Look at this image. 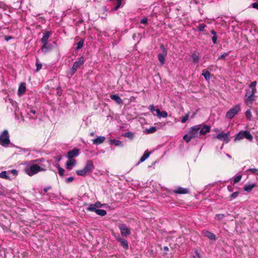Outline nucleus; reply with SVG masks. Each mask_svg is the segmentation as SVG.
I'll use <instances>...</instances> for the list:
<instances>
[{"label":"nucleus","instance_id":"1a4fd4ad","mask_svg":"<svg viewBox=\"0 0 258 258\" xmlns=\"http://www.w3.org/2000/svg\"><path fill=\"white\" fill-rule=\"evenodd\" d=\"M229 133H225L223 132H221L216 136V138L220 141H223L226 143H228Z\"/></svg>","mask_w":258,"mask_h":258},{"label":"nucleus","instance_id":"6e6552de","mask_svg":"<svg viewBox=\"0 0 258 258\" xmlns=\"http://www.w3.org/2000/svg\"><path fill=\"white\" fill-rule=\"evenodd\" d=\"M121 235L122 236H127L131 234V228L128 227L126 224L122 223L118 225Z\"/></svg>","mask_w":258,"mask_h":258},{"label":"nucleus","instance_id":"c85d7f7f","mask_svg":"<svg viewBox=\"0 0 258 258\" xmlns=\"http://www.w3.org/2000/svg\"><path fill=\"white\" fill-rule=\"evenodd\" d=\"M207 26L203 23L199 24L198 25L196 26L197 28L198 29V30L200 31H206V30L204 29Z\"/></svg>","mask_w":258,"mask_h":258},{"label":"nucleus","instance_id":"58836bf2","mask_svg":"<svg viewBox=\"0 0 258 258\" xmlns=\"http://www.w3.org/2000/svg\"><path fill=\"white\" fill-rule=\"evenodd\" d=\"M247 171L249 172L252 174H258V168H249Z\"/></svg>","mask_w":258,"mask_h":258},{"label":"nucleus","instance_id":"f8f14e48","mask_svg":"<svg viewBox=\"0 0 258 258\" xmlns=\"http://www.w3.org/2000/svg\"><path fill=\"white\" fill-rule=\"evenodd\" d=\"M79 153V150L75 148L68 152L67 157L70 159H73V158L78 156Z\"/></svg>","mask_w":258,"mask_h":258},{"label":"nucleus","instance_id":"393cba45","mask_svg":"<svg viewBox=\"0 0 258 258\" xmlns=\"http://www.w3.org/2000/svg\"><path fill=\"white\" fill-rule=\"evenodd\" d=\"M84 43V39H81L80 40L76 43L77 47L76 50H79L81 48H82L83 46Z\"/></svg>","mask_w":258,"mask_h":258},{"label":"nucleus","instance_id":"f3484780","mask_svg":"<svg viewBox=\"0 0 258 258\" xmlns=\"http://www.w3.org/2000/svg\"><path fill=\"white\" fill-rule=\"evenodd\" d=\"M105 138L104 137L100 136L93 140V144L94 145L101 144L104 142Z\"/></svg>","mask_w":258,"mask_h":258},{"label":"nucleus","instance_id":"72a5a7b5","mask_svg":"<svg viewBox=\"0 0 258 258\" xmlns=\"http://www.w3.org/2000/svg\"><path fill=\"white\" fill-rule=\"evenodd\" d=\"M87 210L88 211L94 212L96 213L97 209L94 204H91L89 206V207L87 208Z\"/></svg>","mask_w":258,"mask_h":258},{"label":"nucleus","instance_id":"b1692460","mask_svg":"<svg viewBox=\"0 0 258 258\" xmlns=\"http://www.w3.org/2000/svg\"><path fill=\"white\" fill-rule=\"evenodd\" d=\"M202 75L206 80L208 81L210 79V73L208 70H204L203 71Z\"/></svg>","mask_w":258,"mask_h":258},{"label":"nucleus","instance_id":"6e6d98bb","mask_svg":"<svg viewBox=\"0 0 258 258\" xmlns=\"http://www.w3.org/2000/svg\"><path fill=\"white\" fill-rule=\"evenodd\" d=\"M13 37L11 36H5V40L7 41H8L9 40H10V39H13Z\"/></svg>","mask_w":258,"mask_h":258},{"label":"nucleus","instance_id":"473e14b6","mask_svg":"<svg viewBox=\"0 0 258 258\" xmlns=\"http://www.w3.org/2000/svg\"><path fill=\"white\" fill-rule=\"evenodd\" d=\"M110 143L111 144H113L114 143V145L116 146H122V143L119 141V140H110Z\"/></svg>","mask_w":258,"mask_h":258},{"label":"nucleus","instance_id":"4d7b16f0","mask_svg":"<svg viewBox=\"0 0 258 258\" xmlns=\"http://www.w3.org/2000/svg\"><path fill=\"white\" fill-rule=\"evenodd\" d=\"M43 44V46L41 47V49L43 50V49H47V43H42Z\"/></svg>","mask_w":258,"mask_h":258},{"label":"nucleus","instance_id":"7ed1b4c3","mask_svg":"<svg viewBox=\"0 0 258 258\" xmlns=\"http://www.w3.org/2000/svg\"><path fill=\"white\" fill-rule=\"evenodd\" d=\"M85 59L84 56H81L78 60H76L73 64L72 68L70 70L71 75L72 76L77 71L78 68L82 66L85 62Z\"/></svg>","mask_w":258,"mask_h":258},{"label":"nucleus","instance_id":"f704fd0d","mask_svg":"<svg viewBox=\"0 0 258 258\" xmlns=\"http://www.w3.org/2000/svg\"><path fill=\"white\" fill-rule=\"evenodd\" d=\"M0 177L6 179H10L9 177L7 175V171H2L0 173Z\"/></svg>","mask_w":258,"mask_h":258},{"label":"nucleus","instance_id":"423d86ee","mask_svg":"<svg viewBox=\"0 0 258 258\" xmlns=\"http://www.w3.org/2000/svg\"><path fill=\"white\" fill-rule=\"evenodd\" d=\"M240 110V105H236L231 108L226 113V117L229 119H232Z\"/></svg>","mask_w":258,"mask_h":258},{"label":"nucleus","instance_id":"20e7f679","mask_svg":"<svg viewBox=\"0 0 258 258\" xmlns=\"http://www.w3.org/2000/svg\"><path fill=\"white\" fill-rule=\"evenodd\" d=\"M44 169L37 164H33L30 166L29 169L26 170V173L29 176H32L38 172L43 171Z\"/></svg>","mask_w":258,"mask_h":258},{"label":"nucleus","instance_id":"cd10ccee","mask_svg":"<svg viewBox=\"0 0 258 258\" xmlns=\"http://www.w3.org/2000/svg\"><path fill=\"white\" fill-rule=\"evenodd\" d=\"M157 130V128L155 126H152L149 128H147L145 130V133L150 134H152L154 132H155Z\"/></svg>","mask_w":258,"mask_h":258},{"label":"nucleus","instance_id":"a18cd8bd","mask_svg":"<svg viewBox=\"0 0 258 258\" xmlns=\"http://www.w3.org/2000/svg\"><path fill=\"white\" fill-rule=\"evenodd\" d=\"M64 170L61 168V167H59V169H58V173L59 174V175L60 176H63L64 175Z\"/></svg>","mask_w":258,"mask_h":258},{"label":"nucleus","instance_id":"c756f323","mask_svg":"<svg viewBox=\"0 0 258 258\" xmlns=\"http://www.w3.org/2000/svg\"><path fill=\"white\" fill-rule=\"evenodd\" d=\"M50 36V33H44L41 39L42 43H47L48 39Z\"/></svg>","mask_w":258,"mask_h":258},{"label":"nucleus","instance_id":"0eeeda50","mask_svg":"<svg viewBox=\"0 0 258 258\" xmlns=\"http://www.w3.org/2000/svg\"><path fill=\"white\" fill-rule=\"evenodd\" d=\"M160 49L161 50V52L158 54V58L161 64H163L165 62V58L167 54V51L163 44L160 45Z\"/></svg>","mask_w":258,"mask_h":258},{"label":"nucleus","instance_id":"4be33fe9","mask_svg":"<svg viewBox=\"0 0 258 258\" xmlns=\"http://www.w3.org/2000/svg\"><path fill=\"white\" fill-rule=\"evenodd\" d=\"M150 155V152H149L147 150L146 151L143 156L141 157L140 160V162H144L146 159H147Z\"/></svg>","mask_w":258,"mask_h":258},{"label":"nucleus","instance_id":"49530a36","mask_svg":"<svg viewBox=\"0 0 258 258\" xmlns=\"http://www.w3.org/2000/svg\"><path fill=\"white\" fill-rule=\"evenodd\" d=\"M225 217L223 214H219L216 215L215 218L218 220H221Z\"/></svg>","mask_w":258,"mask_h":258},{"label":"nucleus","instance_id":"4c0bfd02","mask_svg":"<svg viewBox=\"0 0 258 258\" xmlns=\"http://www.w3.org/2000/svg\"><path fill=\"white\" fill-rule=\"evenodd\" d=\"M124 137L128 138L129 139H132L134 138V134L132 132H127L123 134V135Z\"/></svg>","mask_w":258,"mask_h":258},{"label":"nucleus","instance_id":"f257e3e1","mask_svg":"<svg viewBox=\"0 0 258 258\" xmlns=\"http://www.w3.org/2000/svg\"><path fill=\"white\" fill-rule=\"evenodd\" d=\"M246 93L244 96V101L247 105L251 106L253 101L255 100L254 94L256 91L253 90H245Z\"/></svg>","mask_w":258,"mask_h":258},{"label":"nucleus","instance_id":"7c9ffc66","mask_svg":"<svg viewBox=\"0 0 258 258\" xmlns=\"http://www.w3.org/2000/svg\"><path fill=\"white\" fill-rule=\"evenodd\" d=\"M96 213L98 215L103 216L106 214L107 212L105 210L103 209H97Z\"/></svg>","mask_w":258,"mask_h":258},{"label":"nucleus","instance_id":"9d476101","mask_svg":"<svg viewBox=\"0 0 258 258\" xmlns=\"http://www.w3.org/2000/svg\"><path fill=\"white\" fill-rule=\"evenodd\" d=\"M201 125L199 131L200 135H205L210 132L211 126L206 124H200Z\"/></svg>","mask_w":258,"mask_h":258},{"label":"nucleus","instance_id":"69168bd1","mask_svg":"<svg viewBox=\"0 0 258 258\" xmlns=\"http://www.w3.org/2000/svg\"><path fill=\"white\" fill-rule=\"evenodd\" d=\"M196 254H197V256H198V258H201L200 254L198 253L197 250L196 251Z\"/></svg>","mask_w":258,"mask_h":258},{"label":"nucleus","instance_id":"c9c22d12","mask_svg":"<svg viewBox=\"0 0 258 258\" xmlns=\"http://www.w3.org/2000/svg\"><path fill=\"white\" fill-rule=\"evenodd\" d=\"M256 84H257L256 81H253L252 82H251L250 84V85H249V87L251 90H253L256 91Z\"/></svg>","mask_w":258,"mask_h":258},{"label":"nucleus","instance_id":"39448f33","mask_svg":"<svg viewBox=\"0 0 258 258\" xmlns=\"http://www.w3.org/2000/svg\"><path fill=\"white\" fill-rule=\"evenodd\" d=\"M200 127V125H196L191 126L189 128L188 133L193 139L198 138L201 136L199 132Z\"/></svg>","mask_w":258,"mask_h":258},{"label":"nucleus","instance_id":"de8ad7c7","mask_svg":"<svg viewBox=\"0 0 258 258\" xmlns=\"http://www.w3.org/2000/svg\"><path fill=\"white\" fill-rule=\"evenodd\" d=\"M159 117H167V112L165 111H161Z\"/></svg>","mask_w":258,"mask_h":258},{"label":"nucleus","instance_id":"aec40b11","mask_svg":"<svg viewBox=\"0 0 258 258\" xmlns=\"http://www.w3.org/2000/svg\"><path fill=\"white\" fill-rule=\"evenodd\" d=\"M200 53L198 52L195 51L192 53L191 58L194 62H198L199 61Z\"/></svg>","mask_w":258,"mask_h":258},{"label":"nucleus","instance_id":"ea45409f","mask_svg":"<svg viewBox=\"0 0 258 258\" xmlns=\"http://www.w3.org/2000/svg\"><path fill=\"white\" fill-rule=\"evenodd\" d=\"M241 178H242L241 175H238L236 176L234 179V180H233L234 183L235 184V183L239 182L240 181V180L241 179Z\"/></svg>","mask_w":258,"mask_h":258},{"label":"nucleus","instance_id":"e2e57ef3","mask_svg":"<svg viewBox=\"0 0 258 258\" xmlns=\"http://www.w3.org/2000/svg\"><path fill=\"white\" fill-rule=\"evenodd\" d=\"M163 249L165 250V251H168L169 250V248L168 247V246H165L163 247Z\"/></svg>","mask_w":258,"mask_h":258},{"label":"nucleus","instance_id":"f03ea898","mask_svg":"<svg viewBox=\"0 0 258 258\" xmlns=\"http://www.w3.org/2000/svg\"><path fill=\"white\" fill-rule=\"evenodd\" d=\"M11 143L10 135L7 130H4L0 136V145L7 147Z\"/></svg>","mask_w":258,"mask_h":258},{"label":"nucleus","instance_id":"37998d69","mask_svg":"<svg viewBox=\"0 0 258 258\" xmlns=\"http://www.w3.org/2000/svg\"><path fill=\"white\" fill-rule=\"evenodd\" d=\"M239 194V192L238 191L234 192L229 196V198L231 199L232 198H236L238 196Z\"/></svg>","mask_w":258,"mask_h":258},{"label":"nucleus","instance_id":"bf43d9fd","mask_svg":"<svg viewBox=\"0 0 258 258\" xmlns=\"http://www.w3.org/2000/svg\"><path fill=\"white\" fill-rule=\"evenodd\" d=\"M156 111L157 112V115L159 117L160 114L161 113V111L159 109H157L156 110Z\"/></svg>","mask_w":258,"mask_h":258},{"label":"nucleus","instance_id":"a19ab883","mask_svg":"<svg viewBox=\"0 0 258 258\" xmlns=\"http://www.w3.org/2000/svg\"><path fill=\"white\" fill-rule=\"evenodd\" d=\"M189 114V113L188 112L187 114L182 117L181 120V122L182 123H185L188 119Z\"/></svg>","mask_w":258,"mask_h":258},{"label":"nucleus","instance_id":"2eb2a0df","mask_svg":"<svg viewBox=\"0 0 258 258\" xmlns=\"http://www.w3.org/2000/svg\"><path fill=\"white\" fill-rule=\"evenodd\" d=\"M76 161L75 159H71L67 162L66 168L71 170L72 169L73 167L75 165Z\"/></svg>","mask_w":258,"mask_h":258},{"label":"nucleus","instance_id":"412c9836","mask_svg":"<svg viewBox=\"0 0 258 258\" xmlns=\"http://www.w3.org/2000/svg\"><path fill=\"white\" fill-rule=\"evenodd\" d=\"M243 137H244V138H246V139H247L249 141H252L253 137L250 134L249 132H248L247 131H243Z\"/></svg>","mask_w":258,"mask_h":258},{"label":"nucleus","instance_id":"ddd939ff","mask_svg":"<svg viewBox=\"0 0 258 258\" xmlns=\"http://www.w3.org/2000/svg\"><path fill=\"white\" fill-rule=\"evenodd\" d=\"M116 240L120 242L121 245L124 248V249H128V242L126 239L121 237H118Z\"/></svg>","mask_w":258,"mask_h":258},{"label":"nucleus","instance_id":"a878e982","mask_svg":"<svg viewBox=\"0 0 258 258\" xmlns=\"http://www.w3.org/2000/svg\"><path fill=\"white\" fill-rule=\"evenodd\" d=\"M243 131H241L239 132L238 134L236 136L234 141H236L237 140H240L241 139H243L244 138L243 137Z\"/></svg>","mask_w":258,"mask_h":258},{"label":"nucleus","instance_id":"680f3d73","mask_svg":"<svg viewBox=\"0 0 258 258\" xmlns=\"http://www.w3.org/2000/svg\"><path fill=\"white\" fill-rule=\"evenodd\" d=\"M30 112L35 114L36 113V111L33 109H31L30 110Z\"/></svg>","mask_w":258,"mask_h":258},{"label":"nucleus","instance_id":"13d9d810","mask_svg":"<svg viewBox=\"0 0 258 258\" xmlns=\"http://www.w3.org/2000/svg\"><path fill=\"white\" fill-rule=\"evenodd\" d=\"M150 109L151 111H153L155 110V107L153 105H151L150 106Z\"/></svg>","mask_w":258,"mask_h":258},{"label":"nucleus","instance_id":"c03bdc74","mask_svg":"<svg viewBox=\"0 0 258 258\" xmlns=\"http://www.w3.org/2000/svg\"><path fill=\"white\" fill-rule=\"evenodd\" d=\"M229 52H224L223 54H222L221 55H220L218 58V60L220 59H224L225 57L228 56Z\"/></svg>","mask_w":258,"mask_h":258},{"label":"nucleus","instance_id":"9b49d317","mask_svg":"<svg viewBox=\"0 0 258 258\" xmlns=\"http://www.w3.org/2000/svg\"><path fill=\"white\" fill-rule=\"evenodd\" d=\"M202 234L204 236L208 238L211 240L215 241L217 239L216 236L214 233L208 230H204L202 231Z\"/></svg>","mask_w":258,"mask_h":258},{"label":"nucleus","instance_id":"864d4df0","mask_svg":"<svg viewBox=\"0 0 258 258\" xmlns=\"http://www.w3.org/2000/svg\"><path fill=\"white\" fill-rule=\"evenodd\" d=\"M252 7L258 10V3H254L251 5Z\"/></svg>","mask_w":258,"mask_h":258},{"label":"nucleus","instance_id":"a211bd4d","mask_svg":"<svg viewBox=\"0 0 258 258\" xmlns=\"http://www.w3.org/2000/svg\"><path fill=\"white\" fill-rule=\"evenodd\" d=\"M110 98L119 104L122 103V100L117 95H110Z\"/></svg>","mask_w":258,"mask_h":258},{"label":"nucleus","instance_id":"dca6fc26","mask_svg":"<svg viewBox=\"0 0 258 258\" xmlns=\"http://www.w3.org/2000/svg\"><path fill=\"white\" fill-rule=\"evenodd\" d=\"M26 92V85L25 83H22L20 84L19 87L18 94L21 95Z\"/></svg>","mask_w":258,"mask_h":258},{"label":"nucleus","instance_id":"79ce46f5","mask_svg":"<svg viewBox=\"0 0 258 258\" xmlns=\"http://www.w3.org/2000/svg\"><path fill=\"white\" fill-rule=\"evenodd\" d=\"M36 71L37 72L39 71L40 69L42 68V64L41 63L39 62L38 60H36Z\"/></svg>","mask_w":258,"mask_h":258},{"label":"nucleus","instance_id":"2f4dec72","mask_svg":"<svg viewBox=\"0 0 258 258\" xmlns=\"http://www.w3.org/2000/svg\"><path fill=\"white\" fill-rule=\"evenodd\" d=\"M192 139L193 138L190 136V135L188 133L187 134L185 135L183 137V139L186 142V143H189Z\"/></svg>","mask_w":258,"mask_h":258},{"label":"nucleus","instance_id":"e433bc0d","mask_svg":"<svg viewBox=\"0 0 258 258\" xmlns=\"http://www.w3.org/2000/svg\"><path fill=\"white\" fill-rule=\"evenodd\" d=\"M245 116L247 119L249 120H250L252 117L251 112L250 109H248L245 112Z\"/></svg>","mask_w":258,"mask_h":258},{"label":"nucleus","instance_id":"8fccbe9b","mask_svg":"<svg viewBox=\"0 0 258 258\" xmlns=\"http://www.w3.org/2000/svg\"><path fill=\"white\" fill-rule=\"evenodd\" d=\"M74 178L73 177H70L66 179V182L67 183L71 182L74 180Z\"/></svg>","mask_w":258,"mask_h":258},{"label":"nucleus","instance_id":"338daca9","mask_svg":"<svg viewBox=\"0 0 258 258\" xmlns=\"http://www.w3.org/2000/svg\"><path fill=\"white\" fill-rule=\"evenodd\" d=\"M55 166L58 168V169H59V167H61L58 163H57Z\"/></svg>","mask_w":258,"mask_h":258},{"label":"nucleus","instance_id":"0e129e2a","mask_svg":"<svg viewBox=\"0 0 258 258\" xmlns=\"http://www.w3.org/2000/svg\"><path fill=\"white\" fill-rule=\"evenodd\" d=\"M49 189H50V187H47L44 189V191L46 192Z\"/></svg>","mask_w":258,"mask_h":258},{"label":"nucleus","instance_id":"bb28decb","mask_svg":"<svg viewBox=\"0 0 258 258\" xmlns=\"http://www.w3.org/2000/svg\"><path fill=\"white\" fill-rule=\"evenodd\" d=\"M76 173L79 176H85L87 173V172L85 170L84 168H83L82 169L77 170L76 171Z\"/></svg>","mask_w":258,"mask_h":258},{"label":"nucleus","instance_id":"052dcab7","mask_svg":"<svg viewBox=\"0 0 258 258\" xmlns=\"http://www.w3.org/2000/svg\"><path fill=\"white\" fill-rule=\"evenodd\" d=\"M61 159V156H57L55 158V160L56 161H59Z\"/></svg>","mask_w":258,"mask_h":258},{"label":"nucleus","instance_id":"3c124183","mask_svg":"<svg viewBox=\"0 0 258 258\" xmlns=\"http://www.w3.org/2000/svg\"><path fill=\"white\" fill-rule=\"evenodd\" d=\"M213 34L215 35L212 37V41H213V43L215 44L217 43V36L216 35V33H213Z\"/></svg>","mask_w":258,"mask_h":258},{"label":"nucleus","instance_id":"09e8293b","mask_svg":"<svg viewBox=\"0 0 258 258\" xmlns=\"http://www.w3.org/2000/svg\"><path fill=\"white\" fill-rule=\"evenodd\" d=\"M148 22V19L146 17H144L141 20V24H147Z\"/></svg>","mask_w":258,"mask_h":258},{"label":"nucleus","instance_id":"5701e85b","mask_svg":"<svg viewBox=\"0 0 258 258\" xmlns=\"http://www.w3.org/2000/svg\"><path fill=\"white\" fill-rule=\"evenodd\" d=\"M255 185L254 183L245 185L244 187V190L247 192H250Z\"/></svg>","mask_w":258,"mask_h":258},{"label":"nucleus","instance_id":"6ab92c4d","mask_svg":"<svg viewBox=\"0 0 258 258\" xmlns=\"http://www.w3.org/2000/svg\"><path fill=\"white\" fill-rule=\"evenodd\" d=\"M174 192L177 194H185L188 193V190L187 188L179 187Z\"/></svg>","mask_w":258,"mask_h":258},{"label":"nucleus","instance_id":"774afa93","mask_svg":"<svg viewBox=\"0 0 258 258\" xmlns=\"http://www.w3.org/2000/svg\"><path fill=\"white\" fill-rule=\"evenodd\" d=\"M94 133H91L90 134V135H91V136H94Z\"/></svg>","mask_w":258,"mask_h":258},{"label":"nucleus","instance_id":"5fc2aeb1","mask_svg":"<svg viewBox=\"0 0 258 258\" xmlns=\"http://www.w3.org/2000/svg\"><path fill=\"white\" fill-rule=\"evenodd\" d=\"M95 207H96V208H100L102 206V205L101 204V203L99 202H96L95 204H94Z\"/></svg>","mask_w":258,"mask_h":258},{"label":"nucleus","instance_id":"603ef678","mask_svg":"<svg viewBox=\"0 0 258 258\" xmlns=\"http://www.w3.org/2000/svg\"><path fill=\"white\" fill-rule=\"evenodd\" d=\"M9 172H11L14 175H17L18 173V171L16 169H13Z\"/></svg>","mask_w":258,"mask_h":258},{"label":"nucleus","instance_id":"4468645a","mask_svg":"<svg viewBox=\"0 0 258 258\" xmlns=\"http://www.w3.org/2000/svg\"><path fill=\"white\" fill-rule=\"evenodd\" d=\"M94 168V166L93 165V163L91 160H88L85 167H84L87 173L91 172Z\"/></svg>","mask_w":258,"mask_h":258}]
</instances>
